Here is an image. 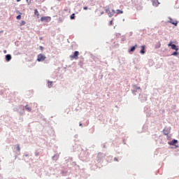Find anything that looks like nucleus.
I'll list each match as a JSON object with an SVG mask.
<instances>
[{
  "label": "nucleus",
  "instance_id": "5",
  "mask_svg": "<svg viewBox=\"0 0 179 179\" xmlns=\"http://www.w3.org/2000/svg\"><path fill=\"white\" fill-rule=\"evenodd\" d=\"M169 23H171L172 24H174L175 26H177L178 24V21H174L171 17H169Z\"/></svg>",
  "mask_w": 179,
  "mask_h": 179
},
{
  "label": "nucleus",
  "instance_id": "15",
  "mask_svg": "<svg viewBox=\"0 0 179 179\" xmlns=\"http://www.w3.org/2000/svg\"><path fill=\"white\" fill-rule=\"evenodd\" d=\"M34 15L38 16V17L40 15L37 9H34Z\"/></svg>",
  "mask_w": 179,
  "mask_h": 179
},
{
  "label": "nucleus",
  "instance_id": "27",
  "mask_svg": "<svg viewBox=\"0 0 179 179\" xmlns=\"http://www.w3.org/2000/svg\"><path fill=\"white\" fill-rule=\"evenodd\" d=\"M3 52H4L5 54H6L7 51L5 50L3 51Z\"/></svg>",
  "mask_w": 179,
  "mask_h": 179
},
{
  "label": "nucleus",
  "instance_id": "11",
  "mask_svg": "<svg viewBox=\"0 0 179 179\" xmlns=\"http://www.w3.org/2000/svg\"><path fill=\"white\" fill-rule=\"evenodd\" d=\"M123 11L122 10H120V9H117L116 10V14L117 15H120V14H123Z\"/></svg>",
  "mask_w": 179,
  "mask_h": 179
},
{
  "label": "nucleus",
  "instance_id": "26",
  "mask_svg": "<svg viewBox=\"0 0 179 179\" xmlns=\"http://www.w3.org/2000/svg\"><path fill=\"white\" fill-rule=\"evenodd\" d=\"M41 50L43 51V46H40Z\"/></svg>",
  "mask_w": 179,
  "mask_h": 179
},
{
  "label": "nucleus",
  "instance_id": "24",
  "mask_svg": "<svg viewBox=\"0 0 179 179\" xmlns=\"http://www.w3.org/2000/svg\"><path fill=\"white\" fill-rule=\"evenodd\" d=\"M26 1H27V2L28 3V4L31 3V1H32V0H29H29H26Z\"/></svg>",
  "mask_w": 179,
  "mask_h": 179
},
{
  "label": "nucleus",
  "instance_id": "21",
  "mask_svg": "<svg viewBox=\"0 0 179 179\" xmlns=\"http://www.w3.org/2000/svg\"><path fill=\"white\" fill-rule=\"evenodd\" d=\"M178 55V53L177 52V51L174 52L172 55L173 56H177Z\"/></svg>",
  "mask_w": 179,
  "mask_h": 179
},
{
  "label": "nucleus",
  "instance_id": "23",
  "mask_svg": "<svg viewBox=\"0 0 179 179\" xmlns=\"http://www.w3.org/2000/svg\"><path fill=\"white\" fill-rule=\"evenodd\" d=\"M16 13H17V14H19L20 15H22V13H20L19 10H17V11H16Z\"/></svg>",
  "mask_w": 179,
  "mask_h": 179
},
{
  "label": "nucleus",
  "instance_id": "3",
  "mask_svg": "<svg viewBox=\"0 0 179 179\" xmlns=\"http://www.w3.org/2000/svg\"><path fill=\"white\" fill-rule=\"evenodd\" d=\"M78 56H79V52L78 51H75L73 52V55H70V58L71 59H78Z\"/></svg>",
  "mask_w": 179,
  "mask_h": 179
},
{
  "label": "nucleus",
  "instance_id": "9",
  "mask_svg": "<svg viewBox=\"0 0 179 179\" xmlns=\"http://www.w3.org/2000/svg\"><path fill=\"white\" fill-rule=\"evenodd\" d=\"M145 45H141V55H145Z\"/></svg>",
  "mask_w": 179,
  "mask_h": 179
},
{
  "label": "nucleus",
  "instance_id": "8",
  "mask_svg": "<svg viewBox=\"0 0 179 179\" xmlns=\"http://www.w3.org/2000/svg\"><path fill=\"white\" fill-rule=\"evenodd\" d=\"M176 143H178V141L177 140H173L172 141H170L169 143V144L171 145V146H173L174 145H176Z\"/></svg>",
  "mask_w": 179,
  "mask_h": 179
},
{
  "label": "nucleus",
  "instance_id": "7",
  "mask_svg": "<svg viewBox=\"0 0 179 179\" xmlns=\"http://www.w3.org/2000/svg\"><path fill=\"white\" fill-rule=\"evenodd\" d=\"M152 6L155 7H157L159 4V2L158 0H152Z\"/></svg>",
  "mask_w": 179,
  "mask_h": 179
},
{
  "label": "nucleus",
  "instance_id": "10",
  "mask_svg": "<svg viewBox=\"0 0 179 179\" xmlns=\"http://www.w3.org/2000/svg\"><path fill=\"white\" fill-rule=\"evenodd\" d=\"M6 60L8 62V61L11 60V56L10 55H6Z\"/></svg>",
  "mask_w": 179,
  "mask_h": 179
},
{
  "label": "nucleus",
  "instance_id": "12",
  "mask_svg": "<svg viewBox=\"0 0 179 179\" xmlns=\"http://www.w3.org/2000/svg\"><path fill=\"white\" fill-rule=\"evenodd\" d=\"M136 48H137V45H135L132 46V47L131 48L129 52H134V51L135 50Z\"/></svg>",
  "mask_w": 179,
  "mask_h": 179
},
{
  "label": "nucleus",
  "instance_id": "29",
  "mask_svg": "<svg viewBox=\"0 0 179 179\" xmlns=\"http://www.w3.org/2000/svg\"><path fill=\"white\" fill-rule=\"evenodd\" d=\"M83 124H82V123H80V126H82Z\"/></svg>",
  "mask_w": 179,
  "mask_h": 179
},
{
  "label": "nucleus",
  "instance_id": "20",
  "mask_svg": "<svg viewBox=\"0 0 179 179\" xmlns=\"http://www.w3.org/2000/svg\"><path fill=\"white\" fill-rule=\"evenodd\" d=\"M70 18H71V20L75 19V14L73 13V14L71 15Z\"/></svg>",
  "mask_w": 179,
  "mask_h": 179
},
{
  "label": "nucleus",
  "instance_id": "6",
  "mask_svg": "<svg viewBox=\"0 0 179 179\" xmlns=\"http://www.w3.org/2000/svg\"><path fill=\"white\" fill-rule=\"evenodd\" d=\"M41 20V22H44V20L45 22H50L51 17H42Z\"/></svg>",
  "mask_w": 179,
  "mask_h": 179
},
{
  "label": "nucleus",
  "instance_id": "19",
  "mask_svg": "<svg viewBox=\"0 0 179 179\" xmlns=\"http://www.w3.org/2000/svg\"><path fill=\"white\" fill-rule=\"evenodd\" d=\"M17 150L18 152H20L21 148H20V145H17Z\"/></svg>",
  "mask_w": 179,
  "mask_h": 179
},
{
  "label": "nucleus",
  "instance_id": "4",
  "mask_svg": "<svg viewBox=\"0 0 179 179\" xmlns=\"http://www.w3.org/2000/svg\"><path fill=\"white\" fill-rule=\"evenodd\" d=\"M168 46L171 47L172 50H176V52L178 50V48L175 44H173L172 41H171Z\"/></svg>",
  "mask_w": 179,
  "mask_h": 179
},
{
  "label": "nucleus",
  "instance_id": "25",
  "mask_svg": "<svg viewBox=\"0 0 179 179\" xmlns=\"http://www.w3.org/2000/svg\"><path fill=\"white\" fill-rule=\"evenodd\" d=\"M83 9H84L85 10H87L88 9V8H87V6H85V7L83 8Z\"/></svg>",
  "mask_w": 179,
  "mask_h": 179
},
{
  "label": "nucleus",
  "instance_id": "16",
  "mask_svg": "<svg viewBox=\"0 0 179 179\" xmlns=\"http://www.w3.org/2000/svg\"><path fill=\"white\" fill-rule=\"evenodd\" d=\"M16 19H17V20H21V19H22V15H17V16L16 17Z\"/></svg>",
  "mask_w": 179,
  "mask_h": 179
},
{
  "label": "nucleus",
  "instance_id": "28",
  "mask_svg": "<svg viewBox=\"0 0 179 179\" xmlns=\"http://www.w3.org/2000/svg\"><path fill=\"white\" fill-rule=\"evenodd\" d=\"M114 160L117 161V158H115Z\"/></svg>",
  "mask_w": 179,
  "mask_h": 179
},
{
  "label": "nucleus",
  "instance_id": "14",
  "mask_svg": "<svg viewBox=\"0 0 179 179\" xmlns=\"http://www.w3.org/2000/svg\"><path fill=\"white\" fill-rule=\"evenodd\" d=\"M48 86L51 88L52 87V81H48Z\"/></svg>",
  "mask_w": 179,
  "mask_h": 179
},
{
  "label": "nucleus",
  "instance_id": "18",
  "mask_svg": "<svg viewBox=\"0 0 179 179\" xmlns=\"http://www.w3.org/2000/svg\"><path fill=\"white\" fill-rule=\"evenodd\" d=\"M134 87L135 90H141V87H138V86H137L136 85H135L134 86Z\"/></svg>",
  "mask_w": 179,
  "mask_h": 179
},
{
  "label": "nucleus",
  "instance_id": "1",
  "mask_svg": "<svg viewBox=\"0 0 179 179\" xmlns=\"http://www.w3.org/2000/svg\"><path fill=\"white\" fill-rule=\"evenodd\" d=\"M105 12L108 15V16L111 18L114 16V15L115 14V10H112L111 11L110 10V8H106L105 9Z\"/></svg>",
  "mask_w": 179,
  "mask_h": 179
},
{
  "label": "nucleus",
  "instance_id": "22",
  "mask_svg": "<svg viewBox=\"0 0 179 179\" xmlns=\"http://www.w3.org/2000/svg\"><path fill=\"white\" fill-rule=\"evenodd\" d=\"M113 19H112L110 22H109V25H113Z\"/></svg>",
  "mask_w": 179,
  "mask_h": 179
},
{
  "label": "nucleus",
  "instance_id": "13",
  "mask_svg": "<svg viewBox=\"0 0 179 179\" xmlns=\"http://www.w3.org/2000/svg\"><path fill=\"white\" fill-rule=\"evenodd\" d=\"M25 109H26L28 112L31 111V108L29 105L25 106Z\"/></svg>",
  "mask_w": 179,
  "mask_h": 179
},
{
  "label": "nucleus",
  "instance_id": "2",
  "mask_svg": "<svg viewBox=\"0 0 179 179\" xmlns=\"http://www.w3.org/2000/svg\"><path fill=\"white\" fill-rule=\"evenodd\" d=\"M45 59L46 57L44 55L39 54L38 55V59H36V61H38V62H42L43 61H45Z\"/></svg>",
  "mask_w": 179,
  "mask_h": 179
},
{
  "label": "nucleus",
  "instance_id": "17",
  "mask_svg": "<svg viewBox=\"0 0 179 179\" xmlns=\"http://www.w3.org/2000/svg\"><path fill=\"white\" fill-rule=\"evenodd\" d=\"M25 24H26V22L25 21H24V20L21 21L20 26H24Z\"/></svg>",
  "mask_w": 179,
  "mask_h": 179
}]
</instances>
